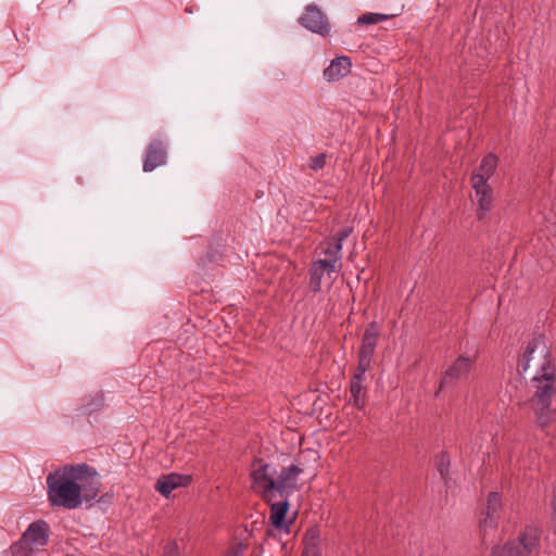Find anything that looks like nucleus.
Instances as JSON below:
<instances>
[{
	"label": "nucleus",
	"mask_w": 556,
	"mask_h": 556,
	"mask_svg": "<svg viewBox=\"0 0 556 556\" xmlns=\"http://www.w3.org/2000/svg\"><path fill=\"white\" fill-rule=\"evenodd\" d=\"M304 468L301 464H291L277 468L264 459H255L251 465L250 479L252 491L270 505L269 521L274 530L289 534L293 519L286 520L289 509L288 497L298 490V479Z\"/></svg>",
	"instance_id": "obj_1"
},
{
	"label": "nucleus",
	"mask_w": 556,
	"mask_h": 556,
	"mask_svg": "<svg viewBox=\"0 0 556 556\" xmlns=\"http://www.w3.org/2000/svg\"><path fill=\"white\" fill-rule=\"evenodd\" d=\"M46 483L50 505L70 510L94 501L102 485L98 471L86 463L65 465L51 471Z\"/></svg>",
	"instance_id": "obj_2"
},
{
	"label": "nucleus",
	"mask_w": 556,
	"mask_h": 556,
	"mask_svg": "<svg viewBox=\"0 0 556 556\" xmlns=\"http://www.w3.org/2000/svg\"><path fill=\"white\" fill-rule=\"evenodd\" d=\"M529 397L523 402L533 414L535 425L541 429L551 427L556 420L553 400L556 396V370L532 376L528 384Z\"/></svg>",
	"instance_id": "obj_3"
},
{
	"label": "nucleus",
	"mask_w": 556,
	"mask_h": 556,
	"mask_svg": "<svg viewBox=\"0 0 556 556\" xmlns=\"http://www.w3.org/2000/svg\"><path fill=\"white\" fill-rule=\"evenodd\" d=\"M517 370L519 374H529L531 377L556 370L549 349L543 337H535L528 343L522 356L518 361Z\"/></svg>",
	"instance_id": "obj_4"
},
{
	"label": "nucleus",
	"mask_w": 556,
	"mask_h": 556,
	"mask_svg": "<svg viewBox=\"0 0 556 556\" xmlns=\"http://www.w3.org/2000/svg\"><path fill=\"white\" fill-rule=\"evenodd\" d=\"M50 535L47 521L40 519L31 522L22 538L10 546L11 556H33L43 551Z\"/></svg>",
	"instance_id": "obj_5"
},
{
	"label": "nucleus",
	"mask_w": 556,
	"mask_h": 556,
	"mask_svg": "<svg viewBox=\"0 0 556 556\" xmlns=\"http://www.w3.org/2000/svg\"><path fill=\"white\" fill-rule=\"evenodd\" d=\"M541 531L536 527H526L515 541L503 545H494L491 554L493 556H530L540 549Z\"/></svg>",
	"instance_id": "obj_6"
},
{
	"label": "nucleus",
	"mask_w": 556,
	"mask_h": 556,
	"mask_svg": "<svg viewBox=\"0 0 556 556\" xmlns=\"http://www.w3.org/2000/svg\"><path fill=\"white\" fill-rule=\"evenodd\" d=\"M475 364V359L467 356H458L443 372L439 390L455 386L458 381L467 379Z\"/></svg>",
	"instance_id": "obj_7"
},
{
	"label": "nucleus",
	"mask_w": 556,
	"mask_h": 556,
	"mask_svg": "<svg viewBox=\"0 0 556 556\" xmlns=\"http://www.w3.org/2000/svg\"><path fill=\"white\" fill-rule=\"evenodd\" d=\"M299 21L304 28L312 33L320 36H327L330 33V25L327 16L316 4H308Z\"/></svg>",
	"instance_id": "obj_8"
},
{
	"label": "nucleus",
	"mask_w": 556,
	"mask_h": 556,
	"mask_svg": "<svg viewBox=\"0 0 556 556\" xmlns=\"http://www.w3.org/2000/svg\"><path fill=\"white\" fill-rule=\"evenodd\" d=\"M166 144L161 139H153L147 147L142 169L146 173L154 170L166 163Z\"/></svg>",
	"instance_id": "obj_9"
},
{
	"label": "nucleus",
	"mask_w": 556,
	"mask_h": 556,
	"mask_svg": "<svg viewBox=\"0 0 556 556\" xmlns=\"http://www.w3.org/2000/svg\"><path fill=\"white\" fill-rule=\"evenodd\" d=\"M502 506V500L498 493L492 492L488 496V503L484 517L480 520V528L483 536L488 534L489 530H494L497 527L500 519V509Z\"/></svg>",
	"instance_id": "obj_10"
},
{
	"label": "nucleus",
	"mask_w": 556,
	"mask_h": 556,
	"mask_svg": "<svg viewBox=\"0 0 556 556\" xmlns=\"http://www.w3.org/2000/svg\"><path fill=\"white\" fill-rule=\"evenodd\" d=\"M192 481V477L190 475H180L176 472H170L167 475H162L155 482V490L168 498L170 493L177 488H186Z\"/></svg>",
	"instance_id": "obj_11"
},
{
	"label": "nucleus",
	"mask_w": 556,
	"mask_h": 556,
	"mask_svg": "<svg viewBox=\"0 0 556 556\" xmlns=\"http://www.w3.org/2000/svg\"><path fill=\"white\" fill-rule=\"evenodd\" d=\"M477 202V218L482 220L493 206V190L489 185H472Z\"/></svg>",
	"instance_id": "obj_12"
},
{
	"label": "nucleus",
	"mask_w": 556,
	"mask_h": 556,
	"mask_svg": "<svg viewBox=\"0 0 556 556\" xmlns=\"http://www.w3.org/2000/svg\"><path fill=\"white\" fill-rule=\"evenodd\" d=\"M497 167V157L495 154L484 156L471 176V185H488L489 179L493 176Z\"/></svg>",
	"instance_id": "obj_13"
},
{
	"label": "nucleus",
	"mask_w": 556,
	"mask_h": 556,
	"mask_svg": "<svg viewBox=\"0 0 556 556\" xmlns=\"http://www.w3.org/2000/svg\"><path fill=\"white\" fill-rule=\"evenodd\" d=\"M333 265L328 262H321L320 260L314 262L309 269V289L314 293H318L321 290V280L326 274L331 275L336 273Z\"/></svg>",
	"instance_id": "obj_14"
},
{
	"label": "nucleus",
	"mask_w": 556,
	"mask_h": 556,
	"mask_svg": "<svg viewBox=\"0 0 556 556\" xmlns=\"http://www.w3.org/2000/svg\"><path fill=\"white\" fill-rule=\"evenodd\" d=\"M352 63L349 56H339L331 61L324 70V78L327 81H336L351 72Z\"/></svg>",
	"instance_id": "obj_15"
},
{
	"label": "nucleus",
	"mask_w": 556,
	"mask_h": 556,
	"mask_svg": "<svg viewBox=\"0 0 556 556\" xmlns=\"http://www.w3.org/2000/svg\"><path fill=\"white\" fill-rule=\"evenodd\" d=\"M379 338V326L376 321H371L365 329L362 345L358 354L367 357L374 356Z\"/></svg>",
	"instance_id": "obj_16"
},
{
	"label": "nucleus",
	"mask_w": 556,
	"mask_h": 556,
	"mask_svg": "<svg viewBox=\"0 0 556 556\" xmlns=\"http://www.w3.org/2000/svg\"><path fill=\"white\" fill-rule=\"evenodd\" d=\"M302 556H321L320 530L318 527H309L303 538Z\"/></svg>",
	"instance_id": "obj_17"
},
{
	"label": "nucleus",
	"mask_w": 556,
	"mask_h": 556,
	"mask_svg": "<svg viewBox=\"0 0 556 556\" xmlns=\"http://www.w3.org/2000/svg\"><path fill=\"white\" fill-rule=\"evenodd\" d=\"M364 381L359 380H352L350 382V392H351V400L350 402L356 406L358 409H362L365 407L366 404V388L363 383Z\"/></svg>",
	"instance_id": "obj_18"
},
{
	"label": "nucleus",
	"mask_w": 556,
	"mask_h": 556,
	"mask_svg": "<svg viewBox=\"0 0 556 556\" xmlns=\"http://www.w3.org/2000/svg\"><path fill=\"white\" fill-rule=\"evenodd\" d=\"M342 245L341 243L328 242L327 248L324 250L325 258L320 260L321 262H328L333 265L336 270H339L341 267V257H342Z\"/></svg>",
	"instance_id": "obj_19"
},
{
	"label": "nucleus",
	"mask_w": 556,
	"mask_h": 556,
	"mask_svg": "<svg viewBox=\"0 0 556 556\" xmlns=\"http://www.w3.org/2000/svg\"><path fill=\"white\" fill-rule=\"evenodd\" d=\"M394 16H397V14L366 13L357 18V23L361 25H371L383 22Z\"/></svg>",
	"instance_id": "obj_20"
},
{
	"label": "nucleus",
	"mask_w": 556,
	"mask_h": 556,
	"mask_svg": "<svg viewBox=\"0 0 556 556\" xmlns=\"http://www.w3.org/2000/svg\"><path fill=\"white\" fill-rule=\"evenodd\" d=\"M371 359H372L371 357H367V356L358 354V364H357L356 370L351 379L364 381L365 374L370 368Z\"/></svg>",
	"instance_id": "obj_21"
},
{
	"label": "nucleus",
	"mask_w": 556,
	"mask_h": 556,
	"mask_svg": "<svg viewBox=\"0 0 556 556\" xmlns=\"http://www.w3.org/2000/svg\"><path fill=\"white\" fill-rule=\"evenodd\" d=\"M435 466L441 476V479L444 483H447L448 480V469H450V457L446 453H441L435 458Z\"/></svg>",
	"instance_id": "obj_22"
},
{
	"label": "nucleus",
	"mask_w": 556,
	"mask_h": 556,
	"mask_svg": "<svg viewBox=\"0 0 556 556\" xmlns=\"http://www.w3.org/2000/svg\"><path fill=\"white\" fill-rule=\"evenodd\" d=\"M328 155L326 153L318 154L316 156H312L309 159V168L314 172H317L325 167L327 163Z\"/></svg>",
	"instance_id": "obj_23"
},
{
	"label": "nucleus",
	"mask_w": 556,
	"mask_h": 556,
	"mask_svg": "<svg viewBox=\"0 0 556 556\" xmlns=\"http://www.w3.org/2000/svg\"><path fill=\"white\" fill-rule=\"evenodd\" d=\"M162 556H180V549L176 541H169L163 547Z\"/></svg>",
	"instance_id": "obj_24"
},
{
	"label": "nucleus",
	"mask_w": 556,
	"mask_h": 556,
	"mask_svg": "<svg viewBox=\"0 0 556 556\" xmlns=\"http://www.w3.org/2000/svg\"><path fill=\"white\" fill-rule=\"evenodd\" d=\"M352 228L351 227H344L340 229L336 236L333 237V242L341 243L351 235Z\"/></svg>",
	"instance_id": "obj_25"
},
{
	"label": "nucleus",
	"mask_w": 556,
	"mask_h": 556,
	"mask_svg": "<svg viewBox=\"0 0 556 556\" xmlns=\"http://www.w3.org/2000/svg\"><path fill=\"white\" fill-rule=\"evenodd\" d=\"M185 12H186V13H189V14L193 13V9H192V7H187V8L185 9Z\"/></svg>",
	"instance_id": "obj_26"
},
{
	"label": "nucleus",
	"mask_w": 556,
	"mask_h": 556,
	"mask_svg": "<svg viewBox=\"0 0 556 556\" xmlns=\"http://www.w3.org/2000/svg\"><path fill=\"white\" fill-rule=\"evenodd\" d=\"M271 534H273V530L268 529V530L266 531V535H267V536H270Z\"/></svg>",
	"instance_id": "obj_27"
},
{
	"label": "nucleus",
	"mask_w": 556,
	"mask_h": 556,
	"mask_svg": "<svg viewBox=\"0 0 556 556\" xmlns=\"http://www.w3.org/2000/svg\"><path fill=\"white\" fill-rule=\"evenodd\" d=\"M553 501H556V488H555V493H554V498Z\"/></svg>",
	"instance_id": "obj_28"
},
{
	"label": "nucleus",
	"mask_w": 556,
	"mask_h": 556,
	"mask_svg": "<svg viewBox=\"0 0 556 556\" xmlns=\"http://www.w3.org/2000/svg\"><path fill=\"white\" fill-rule=\"evenodd\" d=\"M65 556H75V555H65Z\"/></svg>",
	"instance_id": "obj_29"
}]
</instances>
